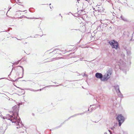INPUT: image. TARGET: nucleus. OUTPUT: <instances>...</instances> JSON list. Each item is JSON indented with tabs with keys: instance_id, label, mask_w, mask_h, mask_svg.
Listing matches in <instances>:
<instances>
[{
	"instance_id": "0eeeda50",
	"label": "nucleus",
	"mask_w": 134,
	"mask_h": 134,
	"mask_svg": "<svg viewBox=\"0 0 134 134\" xmlns=\"http://www.w3.org/2000/svg\"><path fill=\"white\" fill-rule=\"evenodd\" d=\"M109 78V77H107V76H106V75H104L102 79L101 80L102 81H107V80Z\"/></svg>"
},
{
	"instance_id": "4c0bfd02",
	"label": "nucleus",
	"mask_w": 134,
	"mask_h": 134,
	"mask_svg": "<svg viewBox=\"0 0 134 134\" xmlns=\"http://www.w3.org/2000/svg\"><path fill=\"white\" fill-rule=\"evenodd\" d=\"M1 113H0V116H1Z\"/></svg>"
},
{
	"instance_id": "37998d69",
	"label": "nucleus",
	"mask_w": 134,
	"mask_h": 134,
	"mask_svg": "<svg viewBox=\"0 0 134 134\" xmlns=\"http://www.w3.org/2000/svg\"><path fill=\"white\" fill-rule=\"evenodd\" d=\"M97 122L98 121H97V122Z\"/></svg>"
},
{
	"instance_id": "c03bdc74",
	"label": "nucleus",
	"mask_w": 134,
	"mask_h": 134,
	"mask_svg": "<svg viewBox=\"0 0 134 134\" xmlns=\"http://www.w3.org/2000/svg\"><path fill=\"white\" fill-rule=\"evenodd\" d=\"M22 129H23V128H21V130H22Z\"/></svg>"
},
{
	"instance_id": "bb28decb",
	"label": "nucleus",
	"mask_w": 134,
	"mask_h": 134,
	"mask_svg": "<svg viewBox=\"0 0 134 134\" xmlns=\"http://www.w3.org/2000/svg\"><path fill=\"white\" fill-rule=\"evenodd\" d=\"M42 89H40V90H39L38 91H41Z\"/></svg>"
},
{
	"instance_id": "39448f33",
	"label": "nucleus",
	"mask_w": 134,
	"mask_h": 134,
	"mask_svg": "<svg viewBox=\"0 0 134 134\" xmlns=\"http://www.w3.org/2000/svg\"><path fill=\"white\" fill-rule=\"evenodd\" d=\"M112 72L111 70H109L106 73V76H107V77H109V78L110 77V76Z\"/></svg>"
},
{
	"instance_id": "6e6552de",
	"label": "nucleus",
	"mask_w": 134,
	"mask_h": 134,
	"mask_svg": "<svg viewBox=\"0 0 134 134\" xmlns=\"http://www.w3.org/2000/svg\"><path fill=\"white\" fill-rule=\"evenodd\" d=\"M114 87L115 90L116 92L117 91L120 90L119 86L118 85H116L114 86Z\"/></svg>"
},
{
	"instance_id": "9b49d317",
	"label": "nucleus",
	"mask_w": 134,
	"mask_h": 134,
	"mask_svg": "<svg viewBox=\"0 0 134 134\" xmlns=\"http://www.w3.org/2000/svg\"><path fill=\"white\" fill-rule=\"evenodd\" d=\"M120 18H121V19L123 21L126 22H128V20L127 19L124 17L123 16H122L121 15V16Z\"/></svg>"
},
{
	"instance_id": "3c124183",
	"label": "nucleus",
	"mask_w": 134,
	"mask_h": 134,
	"mask_svg": "<svg viewBox=\"0 0 134 134\" xmlns=\"http://www.w3.org/2000/svg\"><path fill=\"white\" fill-rule=\"evenodd\" d=\"M77 0V1L78 0Z\"/></svg>"
},
{
	"instance_id": "a19ab883",
	"label": "nucleus",
	"mask_w": 134,
	"mask_h": 134,
	"mask_svg": "<svg viewBox=\"0 0 134 134\" xmlns=\"http://www.w3.org/2000/svg\"><path fill=\"white\" fill-rule=\"evenodd\" d=\"M50 7L51 8V7Z\"/></svg>"
},
{
	"instance_id": "dca6fc26",
	"label": "nucleus",
	"mask_w": 134,
	"mask_h": 134,
	"mask_svg": "<svg viewBox=\"0 0 134 134\" xmlns=\"http://www.w3.org/2000/svg\"><path fill=\"white\" fill-rule=\"evenodd\" d=\"M108 19H103V18H102V20H101V21H108Z\"/></svg>"
},
{
	"instance_id": "7ed1b4c3",
	"label": "nucleus",
	"mask_w": 134,
	"mask_h": 134,
	"mask_svg": "<svg viewBox=\"0 0 134 134\" xmlns=\"http://www.w3.org/2000/svg\"><path fill=\"white\" fill-rule=\"evenodd\" d=\"M95 76L97 78L101 79L102 80L103 77V75L100 73L97 72L95 74Z\"/></svg>"
},
{
	"instance_id": "b1692460",
	"label": "nucleus",
	"mask_w": 134,
	"mask_h": 134,
	"mask_svg": "<svg viewBox=\"0 0 134 134\" xmlns=\"http://www.w3.org/2000/svg\"><path fill=\"white\" fill-rule=\"evenodd\" d=\"M13 70V68H12V71H11V72H10V74L8 75V77H9V76L10 75L11 73H12Z\"/></svg>"
},
{
	"instance_id": "72a5a7b5",
	"label": "nucleus",
	"mask_w": 134,
	"mask_h": 134,
	"mask_svg": "<svg viewBox=\"0 0 134 134\" xmlns=\"http://www.w3.org/2000/svg\"><path fill=\"white\" fill-rule=\"evenodd\" d=\"M16 128H17V129H18L19 128V127H16Z\"/></svg>"
},
{
	"instance_id": "1a4fd4ad",
	"label": "nucleus",
	"mask_w": 134,
	"mask_h": 134,
	"mask_svg": "<svg viewBox=\"0 0 134 134\" xmlns=\"http://www.w3.org/2000/svg\"><path fill=\"white\" fill-rule=\"evenodd\" d=\"M116 92L119 97H123L122 94L121 93L120 90L118 91H117Z\"/></svg>"
},
{
	"instance_id": "79ce46f5",
	"label": "nucleus",
	"mask_w": 134,
	"mask_h": 134,
	"mask_svg": "<svg viewBox=\"0 0 134 134\" xmlns=\"http://www.w3.org/2000/svg\"><path fill=\"white\" fill-rule=\"evenodd\" d=\"M89 109H88V111H89Z\"/></svg>"
},
{
	"instance_id": "c9c22d12",
	"label": "nucleus",
	"mask_w": 134,
	"mask_h": 134,
	"mask_svg": "<svg viewBox=\"0 0 134 134\" xmlns=\"http://www.w3.org/2000/svg\"><path fill=\"white\" fill-rule=\"evenodd\" d=\"M98 106L99 107H100V105H98Z\"/></svg>"
},
{
	"instance_id": "a878e982",
	"label": "nucleus",
	"mask_w": 134,
	"mask_h": 134,
	"mask_svg": "<svg viewBox=\"0 0 134 134\" xmlns=\"http://www.w3.org/2000/svg\"><path fill=\"white\" fill-rule=\"evenodd\" d=\"M28 19H32V18H27Z\"/></svg>"
},
{
	"instance_id": "de8ad7c7",
	"label": "nucleus",
	"mask_w": 134,
	"mask_h": 134,
	"mask_svg": "<svg viewBox=\"0 0 134 134\" xmlns=\"http://www.w3.org/2000/svg\"><path fill=\"white\" fill-rule=\"evenodd\" d=\"M4 78H2L1 79H4Z\"/></svg>"
},
{
	"instance_id": "8fccbe9b",
	"label": "nucleus",
	"mask_w": 134,
	"mask_h": 134,
	"mask_svg": "<svg viewBox=\"0 0 134 134\" xmlns=\"http://www.w3.org/2000/svg\"><path fill=\"white\" fill-rule=\"evenodd\" d=\"M52 60H51V61H52Z\"/></svg>"
},
{
	"instance_id": "e433bc0d",
	"label": "nucleus",
	"mask_w": 134,
	"mask_h": 134,
	"mask_svg": "<svg viewBox=\"0 0 134 134\" xmlns=\"http://www.w3.org/2000/svg\"><path fill=\"white\" fill-rule=\"evenodd\" d=\"M125 72V74H126V72Z\"/></svg>"
},
{
	"instance_id": "7c9ffc66",
	"label": "nucleus",
	"mask_w": 134,
	"mask_h": 134,
	"mask_svg": "<svg viewBox=\"0 0 134 134\" xmlns=\"http://www.w3.org/2000/svg\"><path fill=\"white\" fill-rule=\"evenodd\" d=\"M24 132V131H22V132H20V133H21V132Z\"/></svg>"
},
{
	"instance_id": "20e7f679",
	"label": "nucleus",
	"mask_w": 134,
	"mask_h": 134,
	"mask_svg": "<svg viewBox=\"0 0 134 134\" xmlns=\"http://www.w3.org/2000/svg\"><path fill=\"white\" fill-rule=\"evenodd\" d=\"M119 46V44L118 42L115 41L113 45L112 46V48H114L115 49H117Z\"/></svg>"
},
{
	"instance_id": "49530a36",
	"label": "nucleus",
	"mask_w": 134,
	"mask_h": 134,
	"mask_svg": "<svg viewBox=\"0 0 134 134\" xmlns=\"http://www.w3.org/2000/svg\"><path fill=\"white\" fill-rule=\"evenodd\" d=\"M29 10L30 12H31V11H30V9H29Z\"/></svg>"
},
{
	"instance_id": "4468645a",
	"label": "nucleus",
	"mask_w": 134,
	"mask_h": 134,
	"mask_svg": "<svg viewBox=\"0 0 134 134\" xmlns=\"http://www.w3.org/2000/svg\"><path fill=\"white\" fill-rule=\"evenodd\" d=\"M27 90H30L31 91H34V92H36V91H38L39 90H34L32 88H29V89H28Z\"/></svg>"
},
{
	"instance_id": "58836bf2",
	"label": "nucleus",
	"mask_w": 134,
	"mask_h": 134,
	"mask_svg": "<svg viewBox=\"0 0 134 134\" xmlns=\"http://www.w3.org/2000/svg\"><path fill=\"white\" fill-rule=\"evenodd\" d=\"M71 116L69 118H69H71Z\"/></svg>"
},
{
	"instance_id": "a18cd8bd",
	"label": "nucleus",
	"mask_w": 134,
	"mask_h": 134,
	"mask_svg": "<svg viewBox=\"0 0 134 134\" xmlns=\"http://www.w3.org/2000/svg\"><path fill=\"white\" fill-rule=\"evenodd\" d=\"M101 8H102V9H103V8H102V7H101Z\"/></svg>"
},
{
	"instance_id": "2eb2a0df",
	"label": "nucleus",
	"mask_w": 134,
	"mask_h": 134,
	"mask_svg": "<svg viewBox=\"0 0 134 134\" xmlns=\"http://www.w3.org/2000/svg\"><path fill=\"white\" fill-rule=\"evenodd\" d=\"M84 113H78L77 114H75L73 116H71V117H74L75 116H76L77 115H81L82 114H83Z\"/></svg>"
},
{
	"instance_id": "473e14b6",
	"label": "nucleus",
	"mask_w": 134,
	"mask_h": 134,
	"mask_svg": "<svg viewBox=\"0 0 134 134\" xmlns=\"http://www.w3.org/2000/svg\"><path fill=\"white\" fill-rule=\"evenodd\" d=\"M109 55H110V53H109V55H108L109 56Z\"/></svg>"
},
{
	"instance_id": "9d476101",
	"label": "nucleus",
	"mask_w": 134,
	"mask_h": 134,
	"mask_svg": "<svg viewBox=\"0 0 134 134\" xmlns=\"http://www.w3.org/2000/svg\"><path fill=\"white\" fill-rule=\"evenodd\" d=\"M5 130H4L3 129V127H0V134H4Z\"/></svg>"
},
{
	"instance_id": "09e8293b",
	"label": "nucleus",
	"mask_w": 134,
	"mask_h": 134,
	"mask_svg": "<svg viewBox=\"0 0 134 134\" xmlns=\"http://www.w3.org/2000/svg\"><path fill=\"white\" fill-rule=\"evenodd\" d=\"M35 19H37V18H35Z\"/></svg>"
},
{
	"instance_id": "c756f323",
	"label": "nucleus",
	"mask_w": 134,
	"mask_h": 134,
	"mask_svg": "<svg viewBox=\"0 0 134 134\" xmlns=\"http://www.w3.org/2000/svg\"><path fill=\"white\" fill-rule=\"evenodd\" d=\"M20 88V89H21V90H23V89H22V88Z\"/></svg>"
},
{
	"instance_id": "2f4dec72",
	"label": "nucleus",
	"mask_w": 134,
	"mask_h": 134,
	"mask_svg": "<svg viewBox=\"0 0 134 134\" xmlns=\"http://www.w3.org/2000/svg\"><path fill=\"white\" fill-rule=\"evenodd\" d=\"M16 38V37H15ZM16 38L18 40H20V39H19L18 38Z\"/></svg>"
},
{
	"instance_id": "f257e3e1",
	"label": "nucleus",
	"mask_w": 134,
	"mask_h": 134,
	"mask_svg": "<svg viewBox=\"0 0 134 134\" xmlns=\"http://www.w3.org/2000/svg\"><path fill=\"white\" fill-rule=\"evenodd\" d=\"M19 105H15L12 107V113L13 115L14 116L8 115L7 116H4L3 117V119H7L8 120H9L12 123H15L17 121V124H16L17 125H20L19 124L21 125V126L22 127L23 125V124L22 122L21 121L20 119L19 118V119H17V116H18L19 112Z\"/></svg>"
},
{
	"instance_id": "393cba45",
	"label": "nucleus",
	"mask_w": 134,
	"mask_h": 134,
	"mask_svg": "<svg viewBox=\"0 0 134 134\" xmlns=\"http://www.w3.org/2000/svg\"><path fill=\"white\" fill-rule=\"evenodd\" d=\"M52 86V85H50V86H46L45 87H47L51 86Z\"/></svg>"
},
{
	"instance_id": "412c9836",
	"label": "nucleus",
	"mask_w": 134,
	"mask_h": 134,
	"mask_svg": "<svg viewBox=\"0 0 134 134\" xmlns=\"http://www.w3.org/2000/svg\"><path fill=\"white\" fill-rule=\"evenodd\" d=\"M115 128V127L114 126H113V127H112L111 128V129L112 130H114V129Z\"/></svg>"
},
{
	"instance_id": "aec40b11",
	"label": "nucleus",
	"mask_w": 134,
	"mask_h": 134,
	"mask_svg": "<svg viewBox=\"0 0 134 134\" xmlns=\"http://www.w3.org/2000/svg\"><path fill=\"white\" fill-rule=\"evenodd\" d=\"M101 7V6H100V7H98V10L99 11L101 12V9H99V8H100Z\"/></svg>"
},
{
	"instance_id": "f704fd0d",
	"label": "nucleus",
	"mask_w": 134,
	"mask_h": 134,
	"mask_svg": "<svg viewBox=\"0 0 134 134\" xmlns=\"http://www.w3.org/2000/svg\"><path fill=\"white\" fill-rule=\"evenodd\" d=\"M26 11V10H24V11H23V12H24L25 11Z\"/></svg>"
},
{
	"instance_id": "f3484780",
	"label": "nucleus",
	"mask_w": 134,
	"mask_h": 134,
	"mask_svg": "<svg viewBox=\"0 0 134 134\" xmlns=\"http://www.w3.org/2000/svg\"><path fill=\"white\" fill-rule=\"evenodd\" d=\"M20 60H19L18 61L16 62H14L13 64H16V65L18 64H19V62H20Z\"/></svg>"
},
{
	"instance_id": "f8f14e48",
	"label": "nucleus",
	"mask_w": 134,
	"mask_h": 134,
	"mask_svg": "<svg viewBox=\"0 0 134 134\" xmlns=\"http://www.w3.org/2000/svg\"><path fill=\"white\" fill-rule=\"evenodd\" d=\"M115 41L113 40V41H110L109 42V44L112 46L113 45V44L114 43Z\"/></svg>"
},
{
	"instance_id": "a211bd4d",
	"label": "nucleus",
	"mask_w": 134,
	"mask_h": 134,
	"mask_svg": "<svg viewBox=\"0 0 134 134\" xmlns=\"http://www.w3.org/2000/svg\"><path fill=\"white\" fill-rule=\"evenodd\" d=\"M54 49L55 50H54L53 52H54V54L56 53V52H55V51H56V50H59V49Z\"/></svg>"
},
{
	"instance_id": "423d86ee",
	"label": "nucleus",
	"mask_w": 134,
	"mask_h": 134,
	"mask_svg": "<svg viewBox=\"0 0 134 134\" xmlns=\"http://www.w3.org/2000/svg\"><path fill=\"white\" fill-rule=\"evenodd\" d=\"M78 14L81 15H83L85 14V12L83 9L79 10L78 11Z\"/></svg>"
},
{
	"instance_id": "f03ea898",
	"label": "nucleus",
	"mask_w": 134,
	"mask_h": 134,
	"mask_svg": "<svg viewBox=\"0 0 134 134\" xmlns=\"http://www.w3.org/2000/svg\"><path fill=\"white\" fill-rule=\"evenodd\" d=\"M116 119L118 122L119 125L120 126L124 121L125 119L124 118L121 114L118 115L117 116Z\"/></svg>"
},
{
	"instance_id": "5701e85b",
	"label": "nucleus",
	"mask_w": 134,
	"mask_h": 134,
	"mask_svg": "<svg viewBox=\"0 0 134 134\" xmlns=\"http://www.w3.org/2000/svg\"><path fill=\"white\" fill-rule=\"evenodd\" d=\"M108 131L110 133V134H112V133L111 132V131L110 130H108Z\"/></svg>"
},
{
	"instance_id": "6ab92c4d",
	"label": "nucleus",
	"mask_w": 134,
	"mask_h": 134,
	"mask_svg": "<svg viewBox=\"0 0 134 134\" xmlns=\"http://www.w3.org/2000/svg\"><path fill=\"white\" fill-rule=\"evenodd\" d=\"M123 134H127V132L126 131H123Z\"/></svg>"
},
{
	"instance_id": "ddd939ff",
	"label": "nucleus",
	"mask_w": 134,
	"mask_h": 134,
	"mask_svg": "<svg viewBox=\"0 0 134 134\" xmlns=\"http://www.w3.org/2000/svg\"><path fill=\"white\" fill-rule=\"evenodd\" d=\"M18 66L22 68V77H19V78H21L23 77V74H24V69L23 68V67L22 66H20V65H19V66Z\"/></svg>"
},
{
	"instance_id": "c85d7f7f",
	"label": "nucleus",
	"mask_w": 134,
	"mask_h": 134,
	"mask_svg": "<svg viewBox=\"0 0 134 134\" xmlns=\"http://www.w3.org/2000/svg\"><path fill=\"white\" fill-rule=\"evenodd\" d=\"M93 109V108H91V109L92 110V109Z\"/></svg>"
},
{
	"instance_id": "4be33fe9",
	"label": "nucleus",
	"mask_w": 134,
	"mask_h": 134,
	"mask_svg": "<svg viewBox=\"0 0 134 134\" xmlns=\"http://www.w3.org/2000/svg\"><path fill=\"white\" fill-rule=\"evenodd\" d=\"M85 76L87 77L88 76V75L87 74H84V75H83V76Z\"/></svg>"
},
{
	"instance_id": "ea45409f",
	"label": "nucleus",
	"mask_w": 134,
	"mask_h": 134,
	"mask_svg": "<svg viewBox=\"0 0 134 134\" xmlns=\"http://www.w3.org/2000/svg\"><path fill=\"white\" fill-rule=\"evenodd\" d=\"M51 3H50V4H49V5H51Z\"/></svg>"
},
{
	"instance_id": "cd10ccee",
	"label": "nucleus",
	"mask_w": 134,
	"mask_h": 134,
	"mask_svg": "<svg viewBox=\"0 0 134 134\" xmlns=\"http://www.w3.org/2000/svg\"><path fill=\"white\" fill-rule=\"evenodd\" d=\"M104 134H107V132H105L104 133Z\"/></svg>"
}]
</instances>
